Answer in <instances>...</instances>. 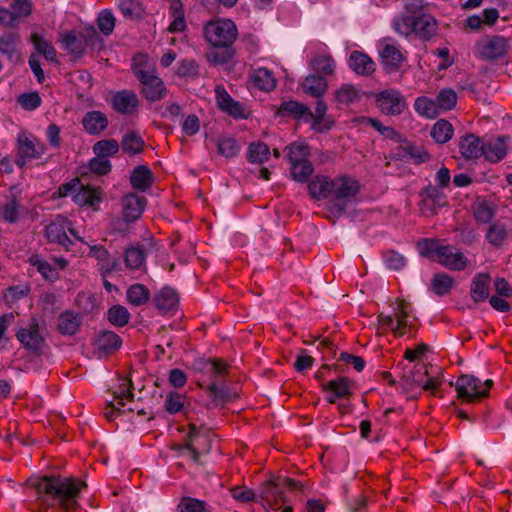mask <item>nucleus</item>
Masks as SVG:
<instances>
[{"label": "nucleus", "mask_w": 512, "mask_h": 512, "mask_svg": "<svg viewBox=\"0 0 512 512\" xmlns=\"http://www.w3.org/2000/svg\"><path fill=\"white\" fill-rule=\"evenodd\" d=\"M35 492L37 512H72L78 505V496L84 484L72 478L51 476L28 482Z\"/></svg>", "instance_id": "1"}, {"label": "nucleus", "mask_w": 512, "mask_h": 512, "mask_svg": "<svg viewBox=\"0 0 512 512\" xmlns=\"http://www.w3.org/2000/svg\"><path fill=\"white\" fill-rule=\"evenodd\" d=\"M437 20L428 13L418 16L399 15L393 20L396 33L408 37L415 34L417 37L428 40L437 32Z\"/></svg>", "instance_id": "2"}, {"label": "nucleus", "mask_w": 512, "mask_h": 512, "mask_svg": "<svg viewBox=\"0 0 512 512\" xmlns=\"http://www.w3.org/2000/svg\"><path fill=\"white\" fill-rule=\"evenodd\" d=\"M299 483L287 477H273L264 482L259 497L267 509H278L281 503L288 502L287 492L296 490Z\"/></svg>", "instance_id": "3"}, {"label": "nucleus", "mask_w": 512, "mask_h": 512, "mask_svg": "<svg viewBox=\"0 0 512 512\" xmlns=\"http://www.w3.org/2000/svg\"><path fill=\"white\" fill-rule=\"evenodd\" d=\"M287 158L293 179L305 182L313 173V165L309 161L310 148L303 142H294L286 147Z\"/></svg>", "instance_id": "4"}, {"label": "nucleus", "mask_w": 512, "mask_h": 512, "mask_svg": "<svg viewBox=\"0 0 512 512\" xmlns=\"http://www.w3.org/2000/svg\"><path fill=\"white\" fill-rule=\"evenodd\" d=\"M204 36L214 47H227L235 40L237 28L229 19L212 21L204 27Z\"/></svg>", "instance_id": "5"}, {"label": "nucleus", "mask_w": 512, "mask_h": 512, "mask_svg": "<svg viewBox=\"0 0 512 512\" xmlns=\"http://www.w3.org/2000/svg\"><path fill=\"white\" fill-rule=\"evenodd\" d=\"M62 197L72 196L74 202L80 206L89 205L93 208L101 202V191L97 188L84 186L78 179L63 184L59 188Z\"/></svg>", "instance_id": "6"}, {"label": "nucleus", "mask_w": 512, "mask_h": 512, "mask_svg": "<svg viewBox=\"0 0 512 512\" xmlns=\"http://www.w3.org/2000/svg\"><path fill=\"white\" fill-rule=\"evenodd\" d=\"M491 385V380L482 381L473 375H461L455 383V388L459 398L473 402L485 397Z\"/></svg>", "instance_id": "7"}, {"label": "nucleus", "mask_w": 512, "mask_h": 512, "mask_svg": "<svg viewBox=\"0 0 512 512\" xmlns=\"http://www.w3.org/2000/svg\"><path fill=\"white\" fill-rule=\"evenodd\" d=\"M359 191V183L357 180L349 176H340L334 178L332 206L336 212L342 213L346 209V205L351 202Z\"/></svg>", "instance_id": "8"}, {"label": "nucleus", "mask_w": 512, "mask_h": 512, "mask_svg": "<svg viewBox=\"0 0 512 512\" xmlns=\"http://www.w3.org/2000/svg\"><path fill=\"white\" fill-rule=\"evenodd\" d=\"M427 369L423 364H416L413 367H405L402 375V381L407 389L413 390L421 388L436 394L439 382L433 377H427Z\"/></svg>", "instance_id": "9"}, {"label": "nucleus", "mask_w": 512, "mask_h": 512, "mask_svg": "<svg viewBox=\"0 0 512 512\" xmlns=\"http://www.w3.org/2000/svg\"><path fill=\"white\" fill-rule=\"evenodd\" d=\"M67 231H69L75 239L83 241L79 232L72 228L70 221L62 215L56 216L55 219L46 226L45 236L50 243H55L68 249L71 241L67 235Z\"/></svg>", "instance_id": "10"}, {"label": "nucleus", "mask_w": 512, "mask_h": 512, "mask_svg": "<svg viewBox=\"0 0 512 512\" xmlns=\"http://www.w3.org/2000/svg\"><path fill=\"white\" fill-rule=\"evenodd\" d=\"M414 317L409 313V305L404 302H398L394 307L393 316L380 315L379 322L383 327L390 328L397 336L405 334L406 329L413 324Z\"/></svg>", "instance_id": "11"}, {"label": "nucleus", "mask_w": 512, "mask_h": 512, "mask_svg": "<svg viewBox=\"0 0 512 512\" xmlns=\"http://www.w3.org/2000/svg\"><path fill=\"white\" fill-rule=\"evenodd\" d=\"M378 108L387 115H399L406 108L403 95L396 89H387L376 94Z\"/></svg>", "instance_id": "12"}, {"label": "nucleus", "mask_w": 512, "mask_h": 512, "mask_svg": "<svg viewBox=\"0 0 512 512\" xmlns=\"http://www.w3.org/2000/svg\"><path fill=\"white\" fill-rule=\"evenodd\" d=\"M210 448L211 442L208 436V431L205 429H198L194 425H191L185 445V449L189 452L191 459L194 462H198L200 454L203 452H209Z\"/></svg>", "instance_id": "13"}, {"label": "nucleus", "mask_w": 512, "mask_h": 512, "mask_svg": "<svg viewBox=\"0 0 512 512\" xmlns=\"http://www.w3.org/2000/svg\"><path fill=\"white\" fill-rule=\"evenodd\" d=\"M45 150V145L39 140L31 139L26 134H20L18 136L17 165L22 167L27 161L40 158Z\"/></svg>", "instance_id": "14"}, {"label": "nucleus", "mask_w": 512, "mask_h": 512, "mask_svg": "<svg viewBox=\"0 0 512 512\" xmlns=\"http://www.w3.org/2000/svg\"><path fill=\"white\" fill-rule=\"evenodd\" d=\"M215 98L218 108L235 119L248 117V110L245 106L234 100L223 86H216Z\"/></svg>", "instance_id": "15"}, {"label": "nucleus", "mask_w": 512, "mask_h": 512, "mask_svg": "<svg viewBox=\"0 0 512 512\" xmlns=\"http://www.w3.org/2000/svg\"><path fill=\"white\" fill-rule=\"evenodd\" d=\"M476 48L481 58L493 60L507 53L508 44L502 36H491L478 41Z\"/></svg>", "instance_id": "16"}, {"label": "nucleus", "mask_w": 512, "mask_h": 512, "mask_svg": "<svg viewBox=\"0 0 512 512\" xmlns=\"http://www.w3.org/2000/svg\"><path fill=\"white\" fill-rule=\"evenodd\" d=\"M326 393V400L335 404L339 399L349 398L354 390L353 382L346 377H338L322 385Z\"/></svg>", "instance_id": "17"}, {"label": "nucleus", "mask_w": 512, "mask_h": 512, "mask_svg": "<svg viewBox=\"0 0 512 512\" xmlns=\"http://www.w3.org/2000/svg\"><path fill=\"white\" fill-rule=\"evenodd\" d=\"M379 54L387 72L396 71L404 61V55L391 40L384 39L378 43Z\"/></svg>", "instance_id": "18"}, {"label": "nucleus", "mask_w": 512, "mask_h": 512, "mask_svg": "<svg viewBox=\"0 0 512 512\" xmlns=\"http://www.w3.org/2000/svg\"><path fill=\"white\" fill-rule=\"evenodd\" d=\"M16 337L21 345L30 351H39L44 344V337L35 319L29 322L27 326L20 328Z\"/></svg>", "instance_id": "19"}, {"label": "nucleus", "mask_w": 512, "mask_h": 512, "mask_svg": "<svg viewBox=\"0 0 512 512\" xmlns=\"http://www.w3.org/2000/svg\"><path fill=\"white\" fill-rule=\"evenodd\" d=\"M85 244L89 249L87 255L97 261L102 276H106L118 269V259L112 257L103 245L88 242H85Z\"/></svg>", "instance_id": "20"}, {"label": "nucleus", "mask_w": 512, "mask_h": 512, "mask_svg": "<svg viewBox=\"0 0 512 512\" xmlns=\"http://www.w3.org/2000/svg\"><path fill=\"white\" fill-rule=\"evenodd\" d=\"M133 402V394L129 391V384L124 381L123 385L118 391L114 392L113 399L108 402L109 410L105 412L109 420H113L118 411H132L134 408L128 403Z\"/></svg>", "instance_id": "21"}, {"label": "nucleus", "mask_w": 512, "mask_h": 512, "mask_svg": "<svg viewBox=\"0 0 512 512\" xmlns=\"http://www.w3.org/2000/svg\"><path fill=\"white\" fill-rule=\"evenodd\" d=\"M438 263L452 271H462L468 265L467 257L457 248L444 245L439 251Z\"/></svg>", "instance_id": "22"}, {"label": "nucleus", "mask_w": 512, "mask_h": 512, "mask_svg": "<svg viewBox=\"0 0 512 512\" xmlns=\"http://www.w3.org/2000/svg\"><path fill=\"white\" fill-rule=\"evenodd\" d=\"M139 82L142 85L143 96L150 102L159 101L166 95L164 83L156 74Z\"/></svg>", "instance_id": "23"}, {"label": "nucleus", "mask_w": 512, "mask_h": 512, "mask_svg": "<svg viewBox=\"0 0 512 512\" xmlns=\"http://www.w3.org/2000/svg\"><path fill=\"white\" fill-rule=\"evenodd\" d=\"M137 95L129 90H122L112 98L113 108L121 114H132L138 107Z\"/></svg>", "instance_id": "24"}, {"label": "nucleus", "mask_w": 512, "mask_h": 512, "mask_svg": "<svg viewBox=\"0 0 512 512\" xmlns=\"http://www.w3.org/2000/svg\"><path fill=\"white\" fill-rule=\"evenodd\" d=\"M146 199L143 196L128 194L122 200L123 217L127 222L137 220L143 213Z\"/></svg>", "instance_id": "25"}, {"label": "nucleus", "mask_w": 512, "mask_h": 512, "mask_svg": "<svg viewBox=\"0 0 512 512\" xmlns=\"http://www.w3.org/2000/svg\"><path fill=\"white\" fill-rule=\"evenodd\" d=\"M348 66L356 74L362 76L371 75L376 70L375 62L361 51H353L348 60Z\"/></svg>", "instance_id": "26"}, {"label": "nucleus", "mask_w": 512, "mask_h": 512, "mask_svg": "<svg viewBox=\"0 0 512 512\" xmlns=\"http://www.w3.org/2000/svg\"><path fill=\"white\" fill-rule=\"evenodd\" d=\"M309 65L314 71L323 75H333L336 69L335 60L325 48L310 57Z\"/></svg>", "instance_id": "27"}, {"label": "nucleus", "mask_w": 512, "mask_h": 512, "mask_svg": "<svg viewBox=\"0 0 512 512\" xmlns=\"http://www.w3.org/2000/svg\"><path fill=\"white\" fill-rule=\"evenodd\" d=\"M483 142L473 134H468L463 137L459 143V150L461 155L468 160L477 159L483 156Z\"/></svg>", "instance_id": "28"}, {"label": "nucleus", "mask_w": 512, "mask_h": 512, "mask_svg": "<svg viewBox=\"0 0 512 512\" xmlns=\"http://www.w3.org/2000/svg\"><path fill=\"white\" fill-rule=\"evenodd\" d=\"M334 179L327 176H316L309 183L308 189L312 198L321 200L332 198Z\"/></svg>", "instance_id": "29"}, {"label": "nucleus", "mask_w": 512, "mask_h": 512, "mask_svg": "<svg viewBox=\"0 0 512 512\" xmlns=\"http://www.w3.org/2000/svg\"><path fill=\"white\" fill-rule=\"evenodd\" d=\"M82 323V315L70 310L61 313L58 317L57 328L63 335H74Z\"/></svg>", "instance_id": "30"}, {"label": "nucleus", "mask_w": 512, "mask_h": 512, "mask_svg": "<svg viewBox=\"0 0 512 512\" xmlns=\"http://www.w3.org/2000/svg\"><path fill=\"white\" fill-rule=\"evenodd\" d=\"M120 345V337L112 331H101L94 339V346L99 355L108 354L119 348Z\"/></svg>", "instance_id": "31"}, {"label": "nucleus", "mask_w": 512, "mask_h": 512, "mask_svg": "<svg viewBox=\"0 0 512 512\" xmlns=\"http://www.w3.org/2000/svg\"><path fill=\"white\" fill-rule=\"evenodd\" d=\"M483 157L493 163L503 159L507 152L506 138L497 137L483 143Z\"/></svg>", "instance_id": "32"}, {"label": "nucleus", "mask_w": 512, "mask_h": 512, "mask_svg": "<svg viewBox=\"0 0 512 512\" xmlns=\"http://www.w3.org/2000/svg\"><path fill=\"white\" fill-rule=\"evenodd\" d=\"M60 41L63 48L72 56L79 58L85 53L86 47L81 34L75 31H67L61 35Z\"/></svg>", "instance_id": "33"}, {"label": "nucleus", "mask_w": 512, "mask_h": 512, "mask_svg": "<svg viewBox=\"0 0 512 512\" xmlns=\"http://www.w3.org/2000/svg\"><path fill=\"white\" fill-rule=\"evenodd\" d=\"M178 302L177 293L170 287L162 288L154 297L155 306L161 313L174 311Z\"/></svg>", "instance_id": "34"}, {"label": "nucleus", "mask_w": 512, "mask_h": 512, "mask_svg": "<svg viewBox=\"0 0 512 512\" xmlns=\"http://www.w3.org/2000/svg\"><path fill=\"white\" fill-rule=\"evenodd\" d=\"M132 70L138 81L156 74L154 61L143 53H138L133 57Z\"/></svg>", "instance_id": "35"}, {"label": "nucleus", "mask_w": 512, "mask_h": 512, "mask_svg": "<svg viewBox=\"0 0 512 512\" xmlns=\"http://www.w3.org/2000/svg\"><path fill=\"white\" fill-rule=\"evenodd\" d=\"M491 278L486 273H477L472 282L470 294L474 302H483L489 296V286Z\"/></svg>", "instance_id": "36"}, {"label": "nucleus", "mask_w": 512, "mask_h": 512, "mask_svg": "<svg viewBox=\"0 0 512 512\" xmlns=\"http://www.w3.org/2000/svg\"><path fill=\"white\" fill-rule=\"evenodd\" d=\"M169 15L171 22L168 29L170 32H182L186 29L184 8L181 0H170Z\"/></svg>", "instance_id": "37"}, {"label": "nucleus", "mask_w": 512, "mask_h": 512, "mask_svg": "<svg viewBox=\"0 0 512 512\" xmlns=\"http://www.w3.org/2000/svg\"><path fill=\"white\" fill-rule=\"evenodd\" d=\"M84 129L89 134H99L106 129L108 120L105 114L100 111H91L86 113L82 120Z\"/></svg>", "instance_id": "38"}, {"label": "nucleus", "mask_w": 512, "mask_h": 512, "mask_svg": "<svg viewBox=\"0 0 512 512\" xmlns=\"http://www.w3.org/2000/svg\"><path fill=\"white\" fill-rule=\"evenodd\" d=\"M280 113L291 116L295 119L304 120L306 122L311 121L312 111L302 103L297 101H286L280 106Z\"/></svg>", "instance_id": "39"}, {"label": "nucleus", "mask_w": 512, "mask_h": 512, "mask_svg": "<svg viewBox=\"0 0 512 512\" xmlns=\"http://www.w3.org/2000/svg\"><path fill=\"white\" fill-rule=\"evenodd\" d=\"M304 91L312 97L321 98L328 88V83L323 76L310 74L303 81Z\"/></svg>", "instance_id": "40"}, {"label": "nucleus", "mask_w": 512, "mask_h": 512, "mask_svg": "<svg viewBox=\"0 0 512 512\" xmlns=\"http://www.w3.org/2000/svg\"><path fill=\"white\" fill-rule=\"evenodd\" d=\"M153 175L146 166H137L131 173L130 182L134 189L145 191L153 183Z\"/></svg>", "instance_id": "41"}, {"label": "nucleus", "mask_w": 512, "mask_h": 512, "mask_svg": "<svg viewBox=\"0 0 512 512\" xmlns=\"http://www.w3.org/2000/svg\"><path fill=\"white\" fill-rule=\"evenodd\" d=\"M20 200L14 189L6 195V203L2 207V217L6 222L14 223L19 218Z\"/></svg>", "instance_id": "42"}, {"label": "nucleus", "mask_w": 512, "mask_h": 512, "mask_svg": "<svg viewBox=\"0 0 512 512\" xmlns=\"http://www.w3.org/2000/svg\"><path fill=\"white\" fill-rule=\"evenodd\" d=\"M436 104V100L426 96H420L415 99L414 109L420 116L434 119L440 114Z\"/></svg>", "instance_id": "43"}, {"label": "nucleus", "mask_w": 512, "mask_h": 512, "mask_svg": "<svg viewBox=\"0 0 512 512\" xmlns=\"http://www.w3.org/2000/svg\"><path fill=\"white\" fill-rule=\"evenodd\" d=\"M251 78L253 83L263 91H271L276 86V80L272 71L264 67L255 69Z\"/></svg>", "instance_id": "44"}, {"label": "nucleus", "mask_w": 512, "mask_h": 512, "mask_svg": "<svg viewBox=\"0 0 512 512\" xmlns=\"http://www.w3.org/2000/svg\"><path fill=\"white\" fill-rule=\"evenodd\" d=\"M453 285V277L446 273H436L431 279V290L437 296H444L449 294Z\"/></svg>", "instance_id": "45"}, {"label": "nucleus", "mask_w": 512, "mask_h": 512, "mask_svg": "<svg viewBox=\"0 0 512 512\" xmlns=\"http://www.w3.org/2000/svg\"><path fill=\"white\" fill-rule=\"evenodd\" d=\"M454 133L453 126L447 120H439L437 121L430 132L431 137L440 144L448 142Z\"/></svg>", "instance_id": "46"}, {"label": "nucleus", "mask_w": 512, "mask_h": 512, "mask_svg": "<svg viewBox=\"0 0 512 512\" xmlns=\"http://www.w3.org/2000/svg\"><path fill=\"white\" fill-rule=\"evenodd\" d=\"M150 298V292L145 285L133 284L126 292V299L133 306H141Z\"/></svg>", "instance_id": "47"}, {"label": "nucleus", "mask_w": 512, "mask_h": 512, "mask_svg": "<svg viewBox=\"0 0 512 512\" xmlns=\"http://www.w3.org/2000/svg\"><path fill=\"white\" fill-rule=\"evenodd\" d=\"M31 41L36 49V51L43 55L48 61L56 60V51L52 44L48 42L44 37L38 34H33L31 36Z\"/></svg>", "instance_id": "48"}, {"label": "nucleus", "mask_w": 512, "mask_h": 512, "mask_svg": "<svg viewBox=\"0 0 512 512\" xmlns=\"http://www.w3.org/2000/svg\"><path fill=\"white\" fill-rule=\"evenodd\" d=\"M335 98L339 103L348 105L360 99V92L351 84H343L336 90Z\"/></svg>", "instance_id": "49"}, {"label": "nucleus", "mask_w": 512, "mask_h": 512, "mask_svg": "<svg viewBox=\"0 0 512 512\" xmlns=\"http://www.w3.org/2000/svg\"><path fill=\"white\" fill-rule=\"evenodd\" d=\"M436 105L441 112L449 111L455 107L457 103V95L453 89H442L436 97Z\"/></svg>", "instance_id": "50"}, {"label": "nucleus", "mask_w": 512, "mask_h": 512, "mask_svg": "<svg viewBox=\"0 0 512 512\" xmlns=\"http://www.w3.org/2000/svg\"><path fill=\"white\" fill-rule=\"evenodd\" d=\"M119 151V144L114 139H106L98 141L93 146V152L96 156L107 159L109 156L115 155Z\"/></svg>", "instance_id": "51"}, {"label": "nucleus", "mask_w": 512, "mask_h": 512, "mask_svg": "<svg viewBox=\"0 0 512 512\" xmlns=\"http://www.w3.org/2000/svg\"><path fill=\"white\" fill-rule=\"evenodd\" d=\"M12 16L18 25L22 19L28 17L32 12V3L30 0H14L10 5Z\"/></svg>", "instance_id": "52"}, {"label": "nucleus", "mask_w": 512, "mask_h": 512, "mask_svg": "<svg viewBox=\"0 0 512 512\" xmlns=\"http://www.w3.org/2000/svg\"><path fill=\"white\" fill-rule=\"evenodd\" d=\"M145 262L144 251L139 247H130L125 252L126 267L132 270L139 269Z\"/></svg>", "instance_id": "53"}, {"label": "nucleus", "mask_w": 512, "mask_h": 512, "mask_svg": "<svg viewBox=\"0 0 512 512\" xmlns=\"http://www.w3.org/2000/svg\"><path fill=\"white\" fill-rule=\"evenodd\" d=\"M85 47L91 50H101L103 47V39L99 36L97 30L93 26H88L80 32Z\"/></svg>", "instance_id": "54"}, {"label": "nucleus", "mask_w": 512, "mask_h": 512, "mask_svg": "<svg viewBox=\"0 0 512 512\" xmlns=\"http://www.w3.org/2000/svg\"><path fill=\"white\" fill-rule=\"evenodd\" d=\"M130 313L122 305H114L108 310V320L114 326L122 327L129 322Z\"/></svg>", "instance_id": "55"}, {"label": "nucleus", "mask_w": 512, "mask_h": 512, "mask_svg": "<svg viewBox=\"0 0 512 512\" xmlns=\"http://www.w3.org/2000/svg\"><path fill=\"white\" fill-rule=\"evenodd\" d=\"M474 217L481 223H488L493 218L495 210L487 201L479 200L473 207Z\"/></svg>", "instance_id": "56"}, {"label": "nucleus", "mask_w": 512, "mask_h": 512, "mask_svg": "<svg viewBox=\"0 0 512 512\" xmlns=\"http://www.w3.org/2000/svg\"><path fill=\"white\" fill-rule=\"evenodd\" d=\"M438 240L435 239H423L418 243V250L421 255L425 257L435 258L439 260V251L443 248Z\"/></svg>", "instance_id": "57"}, {"label": "nucleus", "mask_w": 512, "mask_h": 512, "mask_svg": "<svg viewBox=\"0 0 512 512\" xmlns=\"http://www.w3.org/2000/svg\"><path fill=\"white\" fill-rule=\"evenodd\" d=\"M18 37L12 33H6L0 36V52L8 56L10 60L18 57L16 52V42Z\"/></svg>", "instance_id": "58"}, {"label": "nucleus", "mask_w": 512, "mask_h": 512, "mask_svg": "<svg viewBox=\"0 0 512 512\" xmlns=\"http://www.w3.org/2000/svg\"><path fill=\"white\" fill-rule=\"evenodd\" d=\"M249 160L253 163H263L270 156L269 147L265 143H253L249 146Z\"/></svg>", "instance_id": "59"}, {"label": "nucleus", "mask_w": 512, "mask_h": 512, "mask_svg": "<svg viewBox=\"0 0 512 512\" xmlns=\"http://www.w3.org/2000/svg\"><path fill=\"white\" fill-rule=\"evenodd\" d=\"M144 142L136 133L126 134L122 139V149L129 154H137L142 151Z\"/></svg>", "instance_id": "60"}, {"label": "nucleus", "mask_w": 512, "mask_h": 512, "mask_svg": "<svg viewBox=\"0 0 512 512\" xmlns=\"http://www.w3.org/2000/svg\"><path fill=\"white\" fill-rule=\"evenodd\" d=\"M507 236V230L503 224H492L486 234V239L493 246H500Z\"/></svg>", "instance_id": "61"}, {"label": "nucleus", "mask_w": 512, "mask_h": 512, "mask_svg": "<svg viewBox=\"0 0 512 512\" xmlns=\"http://www.w3.org/2000/svg\"><path fill=\"white\" fill-rule=\"evenodd\" d=\"M186 404V397L177 392L169 393L165 399V409L170 414H176L184 409Z\"/></svg>", "instance_id": "62"}, {"label": "nucleus", "mask_w": 512, "mask_h": 512, "mask_svg": "<svg viewBox=\"0 0 512 512\" xmlns=\"http://www.w3.org/2000/svg\"><path fill=\"white\" fill-rule=\"evenodd\" d=\"M115 22V17L109 10L101 11L97 18L98 28L105 36L112 34L115 28Z\"/></svg>", "instance_id": "63"}, {"label": "nucleus", "mask_w": 512, "mask_h": 512, "mask_svg": "<svg viewBox=\"0 0 512 512\" xmlns=\"http://www.w3.org/2000/svg\"><path fill=\"white\" fill-rule=\"evenodd\" d=\"M178 512H205L206 503L202 500L184 497L177 506Z\"/></svg>", "instance_id": "64"}]
</instances>
